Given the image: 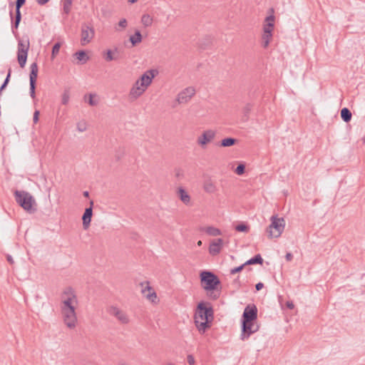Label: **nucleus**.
<instances>
[{"mask_svg":"<svg viewBox=\"0 0 365 365\" xmlns=\"http://www.w3.org/2000/svg\"><path fill=\"white\" fill-rule=\"evenodd\" d=\"M213 314V309L210 303L202 301L197 304L194 315V322L200 334H204L210 328Z\"/></svg>","mask_w":365,"mask_h":365,"instance_id":"f257e3e1","label":"nucleus"},{"mask_svg":"<svg viewBox=\"0 0 365 365\" xmlns=\"http://www.w3.org/2000/svg\"><path fill=\"white\" fill-rule=\"evenodd\" d=\"M200 277L202 287L210 292V297L212 299L219 298L220 291L217 289L221 282L217 276L210 271L204 270L200 272Z\"/></svg>","mask_w":365,"mask_h":365,"instance_id":"f03ea898","label":"nucleus"},{"mask_svg":"<svg viewBox=\"0 0 365 365\" xmlns=\"http://www.w3.org/2000/svg\"><path fill=\"white\" fill-rule=\"evenodd\" d=\"M14 195L16 202L28 213L33 214L36 211V200L29 192L16 190Z\"/></svg>","mask_w":365,"mask_h":365,"instance_id":"7ed1b4c3","label":"nucleus"},{"mask_svg":"<svg viewBox=\"0 0 365 365\" xmlns=\"http://www.w3.org/2000/svg\"><path fill=\"white\" fill-rule=\"evenodd\" d=\"M271 224L267 228V232L269 238L279 237L284 231L285 227V221L283 217L277 216L271 217Z\"/></svg>","mask_w":365,"mask_h":365,"instance_id":"20e7f679","label":"nucleus"},{"mask_svg":"<svg viewBox=\"0 0 365 365\" xmlns=\"http://www.w3.org/2000/svg\"><path fill=\"white\" fill-rule=\"evenodd\" d=\"M81 31V43L83 46L89 43L95 36V29L90 23L83 24Z\"/></svg>","mask_w":365,"mask_h":365,"instance_id":"39448f33","label":"nucleus"},{"mask_svg":"<svg viewBox=\"0 0 365 365\" xmlns=\"http://www.w3.org/2000/svg\"><path fill=\"white\" fill-rule=\"evenodd\" d=\"M29 48V41H27L26 42H24L22 40L19 41L17 58L21 68H24L26 63Z\"/></svg>","mask_w":365,"mask_h":365,"instance_id":"423d86ee","label":"nucleus"},{"mask_svg":"<svg viewBox=\"0 0 365 365\" xmlns=\"http://www.w3.org/2000/svg\"><path fill=\"white\" fill-rule=\"evenodd\" d=\"M63 321L66 325L70 328H74L77 322L76 308L61 309Z\"/></svg>","mask_w":365,"mask_h":365,"instance_id":"0eeeda50","label":"nucleus"},{"mask_svg":"<svg viewBox=\"0 0 365 365\" xmlns=\"http://www.w3.org/2000/svg\"><path fill=\"white\" fill-rule=\"evenodd\" d=\"M29 83H30V96L32 98L36 97V79L38 77V65L34 62L30 66Z\"/></svg>","mask_w":365,"mask_h":365,"instance_id":"6e6552de","label":"nucleus"},{"mask_svg":"<svg viewBox=\"0 0 365 365\" xmlns=\"http://www.w3.org/2000/svg\"><path fill=\"white\" fill-rule=\"evenodd\" d=\"M258 330V326L255 325V322H242V332L240 339L242 341L248 339L252 334Z\"/></svg>","mask_w":365,"mask_h":365,"instance_id":"1a4fd4ad","label":"nucleus"},{"mask_svg":"<svg viewBox=\"0 0 365 365\" xmlns=\"http://www.w3.org/2000/svg\"><path fill=\"white\" fill-rule=\"evenodd\" d=\"M158 73L157 70L150 69L145 72L136 82H138V84L146 89L151 84L153 79Z\"/></svg>","mask_w":365,"mask_h":365,"instance_id":"9d476101","label":"nucleus"},{"mask_svg":"<svg viewBox=\"0 0 365 365\" xmlns=\"http://www.w3.org/2000/svg\"><path fill=\"white\" fill-rule=\"evenodd\" d=\"M257 319V308L255 304L247 305L243 312L242 322H255Z\"/></svg>","mask_w":365,"mask_h":365,"instance_id":"9b49d317","label":"nucleus"},{"mask_svg":"<svg viewBox=\"0 0 365 365\" xmlns=\"http://www.w3.org/2000/svg\"><path fill=\"white\" fill-rule=\"evenodd\" d=\"M195 94V89L193 87H187L179 93L177 97V101L179 103H186Z\"/></svg>","mask_w":365,"mask_h":365,"instance_id":"f8f14e48","label":"nucleus"},{"mask_svg":"<svg viewBox=\"0 0 365 365\" xmlns=\"http://www.w3.org/2000/svg\"><path fill=\"white\" fill-rule=\"evenodd\" d=\"M215 134V131L212 130H207L204 131L202 135L197 138V144L201 147L205 146L214 139Z\"/></svg>","mask_w":365,"mask_h":365,"instance_id":"ddd939ff","label":"nucleus"},{"mask_svg":"<svg viewBox=\"0 0 365 365\" xmlns=\"http://www.w3.org/2000/svg\"><path fill=\"white\" fill-rule=\"evenodd\" d=\"M93 201H90V207H86L82 216L83 227L84 230H87L91 224L93 216Z\"/></svg>","mask_w":365,"mask_h":365,"instance_id":"4468645a","label":"nucleus"},{"mask_svg":"<svg viewBox=\"0 0 365 365\" xmlns=\"http://www.w3.org/2000/svg\"><path fill=\"white\" fill-rule=\"evenodd\" d=\"M108 312L110 315L115 317L122 324H128L129 322L127 314L118 307H111Z\"/></svg>","mask_w":365,"mask_h":365,"instance_id":"2eb2a0df","label":"nucleus"},{"mask_svg":"<svg viewBox=\"0 0 365 365\" xmlns=\"http://www.w3.org/2000/svg\"><path fill=\"white\" fill-rule=\"evenodd\" d=\"M223 246V240L221 238L213 240L209 247V253L212 256L220 254Z\"/></svg>","mask_w":365,"mask_h":365,"instance_id":"dca6fc26","label":"nucleus"},{"mask_svg":"<svg viewBox=\"0 0 365 365\" xmlns=\"http://www.w3.org/2000/svg\"><path fill=\"white\" fill-rule=\"evenodd\" d=\"M145 91V88L138 84V82H135L130 91L129 96L130 98L135 100L140 97Z\"/></svg>","mask_w":365,"mask_h":365,"instance_id":"f3484780","label":"nucleus"},{"mask_svg":"<svg viewBox=\"0 0 365 365\" xmlns=\"http://www.w3.org/2000/svg\"><path fill=\"white\" fill-rule=\"evenodd\" d=\"M10 16H11V23H12L11 29H12L13 33H14V30L18 29L19 24L21 22V11H15V16L14 17L12 11H10Z\"/></svg>","mask_w":365,"mask_h":365,"instance_id":"a211bd4d","label":"nucleus"},{"mask_svg":"<svg viewBox=\"0 0 365 365\" xmlns=\"http://www.w3.org/2000/svg\"><path fill=\"white\" fill-rule=\"evenodd\" d=\"M203 189L207 193L212 194L217 191V186L212 180L208 179L204 182Z\"/></svg>","mask_w":365,"mask_h":365,"instance_id":"6ab92c4d","label":"nucleus"},{"mask_svg":"<svg viewBox=\"0 0 365 365\" xmlns=\"http://www.w3.org/2000/svg\"><path fill=\"white\" fill-rule=\"evenodd\" d=\"M200 231L206 232L210 236H219L222 235V232L220 229L212 226L202 227L200 228Z\"/></svg>","mask_w":365,"mask_h":365,"instance_id":"aec40b11","label":"nucleus"},{"mask_svg":"<svg viewBox=\"0 0 365 365\" xmlns=\"http://www.w3.org/2000/svg\"><path fill=\"white\" fill-rule=\"evenodd\" d=\"M178 195L180 200L186 205L190 202V196L182 187H179L178 190Z\"/></svg>","mask_w":365,"mask_h":365,"instance_id":"412c9836","label":"nucleus"},{"mask_svg":"<svg viewBox=\"0 0 365 365\" xmlns=\"http://www.w3.org/2000/svg\"><path fill=\"white\" fill-rule=\"evenodd\" d=\"M73 56L81 64L86 63L89 59L86 52L83 50L76 52Z\"/></svg>","mask_w":365,"mask_h":365,"instance_id":"4be33fe9","label":"nucleus"},{"mask_svg":"<svg viewBox=\"0 0 365 365\" xmlns=\"http://www.w3.org/2000/svg\"><path fill=\"white\" fill-rule=\"evenodd\" d=\"M143 36L140 31L136 30L133 35H131L129 38V41L132 43L133 46H135L138 43L142 41Z\"/></svg>","mask_w":365,"mask_h":365,"instance_id":"5701e85b","label":"nucleus"},{"mask_svg":"<svg viewBox=\"0 0 365 365\" xmlns=\"http://www.w3.org/2000/svg\"><path fill=\"white\" fill-rule=\"evenodd\" d=\"M341 118L345 123H349L351 119V112L347 108H343L340 112Z\"/></svg>","mask_w":365,"mask_h":365,"instance_id":"b1692460","label":"nucleus"},{"mask_svg":"<svg viewBox=\"0 0 365 365\" xmlns=\"http://www.w3.org/2000/svg\"><path fill=\"white\" fill-rule=\"evenodd\" d=\"M262 263H263V259H262L261 255H259V254L255 255L253 257H252L251 259H248L247 261H246L245 262L246 266L251 265V264H262Z\"/></svg>","mask_w":365,"mask_h":365,"instance_id":"393cba45","label":"nucleus"},{"mask_svg":"<svg viewBox=\"0 0 365 365\" xmlns=\"http://www.w3.org/2000/svg\"><path fill=\"white\" fill-rule=\"evenodd\" d=\"M237 143V139L234 138H225L222 139L220 143V145L221 147H231Z\"/></svg>","mask_w":365,"mask_h":365,"instance_id":"a878e982","label":"nucleus"},{"mask_svg":"<svg viewBox=\"0 0 365 365\" xmlns=\"http://www.w3.org/2000/svg\"><path fill=\"white\" fill-rule=\"evenodd\" d=\"M76 299V298H71V297L63 298V299L62 301V305H61V309H68V308L75 307L73 304V302Z\"/></svg>","mask_w":365,"mask_h":365,"instance_id":"bb28decb","label":"nucleus"},{"mask_svg":"<svg viewBox=\"0 0 365 365\" xmlns=\"http://www.w3.org/2000/svg\"><path fill=\"white\" fill-rule=\"evenodd\" d=\"M272 38V34L271 32H269L268 34L263 32L262 36V46L263 48H265L269 46Z\"/></svg>","mask_w":365,"mask_h":365,"instance_id":"cd10ccee","label":"nucleus"},{"mask_svg":"<svg viewBox=\"0 0 365 365\" xmlns=\"http://www.w3.org/2000/svg\"><path fill=\"white\" fill-rule=\"evenodd\" d=\"M104 59L107 62L118 60V55L114 56L111 49H108L104 53Z\"/></svg>","mask_w":365,"mask_h":365,"instance_id":"c85d7f7f","label":"nucleus"},{"mask_svg":"<svg viewBox=\"0 0 365 365\" xmlns=\"http://www.w3.org/2000/svg\"><path fill=\"white\" fill-rule=\"evenodd\" d=\"M153 21V18L148 14H143L141 17V23L145 27L150 26Z\"/></svg>","mask_w":365,"mask_h":365,"instance_id":"c756f323","label":"nucleus"},{"mask_svg":"<svg viewBox=\"0 0 365 365\" xmlns=\"http://www.w3.org/2000/svg\"><path fill=\"white\" fill-rule=\"evenodd\" d=\"M70 100V89L65 88L62 95H61V104L62 105H67Z\"/></svg>","mask_w":365,"mask_h":365,"instance_id":"7c9ffc66","label":"nucleus"},{"mask_svg":"<svg viewBox=\"0 0 365 365\" xmlns=\"http://www.w3.org/2000/svg\"><path fill=\"white\" fill-rule=\"evenodd\" d=\"M61 297H62V298H65V297L76 298V295L74 292V290L71 287H66L63 290Z\"/></svg>","mask_w":365,"mask_h":365,"instance_id":"2f4dec72","label":"nucleus"},{"mask_svg":"<svg viewBox=\"0 0 365 365\" xmlns=\"http://www.w3.org/2000/svg\"><path fill=\"white\" fill-rule=\"evenodd\" d=\"M72 0H63V13L68 15L71 9Z\"/></svg>","mask_w":365,"mask_h":365,"instance_id":"473e14b6","label":"nucleus"},{"mask_svg":"<svg viewBox=\"0 0 365 365\" xmlns=\"http://www.w3.org/2000/svg\"><path fill=\"white\" fill-rule=\"evenodd\" d=\"M235 230L240 232H248L250 227L245 222H241L235 226Z\"/></svg>","mask_w":365,"mask_h":365,"instance_id":"72a5a7b5","label":"nucleus"},{"mask_svg":"<svg viewBox=\"0 0 365 365\" xmlns=\"http://www.w3.org/2000/svg\"><path fill=\"white\" fill-rule=\"evenodd\" d=\"M269 15L267 16L264 19V23H274L275 16L274 15V10L273 8H270L268 11Z\"/></svg>","mask_w":365,"mask_h":365,"instance_id":"f704fd0d","label":"nucleus"},{"mask_svg":"<svg viewBox=\"0 0 365 365\" xmlns=\"http://www.w3.org/2000/svg\"><path fill=\"white\" fill-rule=\"evenodd\" d=\"M96 96V95L94 93H90L88 95V99L86 100L87 96L86 95L84 96V100L88 102V103L91 106H95L98 103V101L93 99V97Z\"/></svg>","mask_w":365,"mask_h":365,"instance_id":"c9c22d12","label":"nucleus"},{"mask_svg":"<svg viewBox=\"0 0 365 365\" xmlns=\"http://www.w3.org/2000/svg\"><path fill=\"white\" fill-rule=\"evenodd\" d=\"M274 23H264L263 24V32L264 33H269L271 32L272 34V31L274 30Z\"/></svg>","mask_w":365,"mask_h":365,"instance_id":"e433bc0d","label":"nucleus"},{"mask_svg":"<svg viewBox=\"0 0 365 365\" xmlns=\"http://www.w3.org/2000/svg\"><path fill=\"white\" fill-rule=\"evenodd\" d=\"M61 46V44L60 42H57L53 45V46L52 48V51H51V58H54L56 57V56L58 53Z\"/></svg>","mask_w":365,"mask_h":365,"instance_id":"4c0bfd02","label":"nucleus"},{"mask_svg":"<svg viewBox=\"0 0 365 365\" xmlns=\"http://www.w3.org/2000/svg\"><path fill=\"white\" fill-rule=\"evenodd\" d=\"M76 128L79 132H84L87 129V124L85 120L77 123Z\"/></svg>","mask_w":365,"mask_h":365,"instance_id":"58836bf2","label":"nucleus"},{"mask_svg":"<svg viewBox=\"0 0 365 365\" xmlns=\"http://www.w3.org/2000/svg\"><path fill=\"white\" fill-rule=\"evenodd\" d=\"M11 75V69L9 68L7 76H6V78L4 79L3 83L1 86V89H5L6 88L7 85L9 84V83L10 81Z\"/></svg>","mask_w":365,"mask_h":365,"instance_id":"ea45409f","label":"nucleus"},{"mask_svg":"<svg viewBox=\"0 0 365 365\" xmlns=\"http://www.w3.org/2000/svg\"><path fill=\"white\" fill-rule=\"evenodd\" d=\"M245 171V166L244 164H242V163L239 164L235 170V173H237L239 175H242V174H244Z\"/></svg>","mask_w":365,"mask_h":365,"instance_id":"a19ab883","label":"nucleus"},{"mask_svg":"<svg viewBox=\"0 0 365 365\" xmlns=\"http://www.w3.org/2000/svg\"><path fill=\"white\" fill-rule=\"evenodd\" d=\"M140 286L143 287L142 293L144 294H145L147 291L150 292L151 290V287H150L148 282H141Z\"/></svg>","mask_w":365,"mask_h":365,"instance_id":"79ce46f5","label":"nucleus"},{"mask_svg":"<svg viewBox=\"0 0 365 365\" xmlns=\"http://www.w3.org/2000/svg\"><path fill=\"white\" fill-rule=\"evenodd\" d=\"M245 266H246V265H245V264L244 263V264H241V265H240V266H238V267H235V268L232 269L230 270V274H237V273H238V272H241V271L245 268Z\"/></svg>","mask_w":365,"mask_h":365,"instance_id":"37998d69","label":"nucleus"},{"mask_svg":"<svg viewBox=\"0 0 365 365\" xmlns=\"http://www.w3.org/2000/svg\"><path fill=\"white\" fill-rule=\"evenodd\" d=\"M26 0H16L15 6H16V11H21V6L25 4Z\"/></svg>","mask_w":365,"mask_h":365,"instance_id":"c03bdc74","label":"nucleus"},{"mask_svg":"<svg viewBox=\"0 0 365 365\" xmlns=\"http://www.w3.org/2000/svg\"><path fill=\"white\" fill-rule=\"evenodd\" d=\"M127 26H128V22L125 19H122L118 22V26L120 27L121 29H125L127 27Z\"/></svg>","mask_w":365,"mask_h":365,"instance_id":"a18cd8bd","label":"nucleus"},{"mask_svg":"<svg viewBox=\"0 0 365 365\" xmlns=\"http://www.w3.org/2000/svg\"><path fill=\"white\" fill-rule=\"evenodd\" d=\"M252 109V106L250 103H247L245 105V106L243 108V112L245 116H247L249 113L250 112Z\"/></svg>","mask_w":365,"mask_h":365,"instance_id":"49530a36","label":"nucleus"},{"mask_svg":"<svg viewBox=\"0 0 365 365\" xmlns=\"http://www.w3.org/2000/svg\"><path fill=\"white\" fill-rule=\"evenodd\" d=\"M39 114H40V112L38 110H36L34 113V117H33V121L34 123H36L38 121Z\"/></svg>","mask_w":365,"mask_h":365,"instance_id":"de8ad7c7","label":"nucleus"},{"mask_svg":"<svg viewBox=\"0 0 365 365\" xmlns=\"http://www.w3.org/2000/svg\"><path fill=\"white\" fill-rule=\"evenodd\" d=\"M187 363L190 364V365H193L195 364V359L193 357L192 355L191 354H189L187 356Z\"/></svg>","mask_w":365,"mask_h":365,"instance_id":"09e8293b","label":"nucleus"},{"mask_svg":"<svg viewBox=\"0 0 365 365\" xmlns=\"http://www.w3.org/2000/svg\"><path fill=\"white\" fill-rule=\"evenodd\" d=\"M146 297L149 299H151L153 301V298H157V294L155 292H153L152 293H148L146 294Z\"/></svg>","mask_w":365,"mask_h":365,"instance_id":"8fccbe9b","label":"nucleus"},{"mask_svg":"<svg viewBox=\"0 0 365 365\" xmlns=\"http://www.w3.org/2000/svg\"><path fill=\"white\" fill-rule=\"evenodd\" d=\"M286 307L289 309H294V303L292 302V301H287L286 302Z\"/></svg>","mask_w":365,"mask_h":365,"instance_id":"3c124183","label":"nucleus"},{"mask_svg":"<svg viewBox=\"0 0 365 365\" xmlns=\"http://www.w3.org/2000/svg\"><path fill=\"white\" fill-rule=\"evenodd\" d=\"M264 287V284L262 282H258L255 285V288L257 291L261 290Z\"/></svg>","mask_w":365,"mask_h":365,"instance_id":"603ef678","label":"nucleus"},{"mask_svg":"<svg viewBox=\"0 0 365 365\" xmlns=\"http://www.w3.org/2000/svg\"><path fill=\"white\" fill-rule=\"evenodd\" d=\"M285 258H286L287 261L290 262V261H292V259H293V255H292V253H290V252H287V253L286 254V255H285Z\"/></svg>","mask_w":365,"mask_h":365,"instance_id":"864d4df0","label":"nucleus"},{"mask_svg":"<svg viewBox=\"0 0 365 365\" xmlns=\"http://www.w3.org/2000/svg\"><path fill=\"white\" fill-rule=\"evenodd\" d=\"M113 51L114 56L118 55V59H119L120 58V50L118 49V48L115 47L114 49L113 50Z\"/></svg>","mask_w":365,"mask_h":365,"instance_id":"5fc2aeb1","label":"nucleus"},{"mask_svg":"<svg viewBox=\"0 0 365 365\" xmlns=\"http://www.w3.org/2000/svg\"><path fill=\"white\" fill-rule=\"evenodd\" d=\"M6 259H7V261H8L11 264H14V259H13V258H12V257H11V255H7V257H6Z\"/></svg>","mask_w":365,"mask_h":365,"instance_id":"6e6d98bb","label":"nucleus"},{"mask_svg":"<svg viewBox=\"0 0 365 365\" xmlns=\"http://www.w3.org/2000/svg\"><path fill=\"white\" fill-rule=\"evenodd\" d=\"M49 0H37L38 4L40 5H44Z\"/></svg>","mask_w":365,"mask_h":365,"instance_id":"4d7b16f0","label":"nucleus"},{"mask_svg":"<svg viewBox=\"0 0 365 365\" xmlns=\"http://www.w3.org/2000/svg\"><path fill=\"white\" fill-rule=\"evenodd\" d=\"M83 196H84V197H89V192H88V191H84V192H83Z\"/></svg>","mask_w":365,"mask_h":365,"instance_id":"13d9d810","label":"nucleus"},{"mask_svg":"<svg viewBox=\"0 0 365 365\" xmlns=\"http://www.w3.org/2000/svg\"><path fill=\"white\" fill-rule=\"evenodd\" d=\"M202 241H201V240H199V241L197 242V246H199V247H200V246H201V245H202Z\"/></svg>","mask_w":365,"mask_h":365,"instance_id":"bf43d9fd","label":"nucleus"},{"mask_svg":"<svg viewBox=\"0 0 365 365\" xmlns=\"http://www.w3.org/2000/svg\"><path fill=\"white\" fill-rule=\"evenodd\" d=\"M138 0H128V1L131 4H134Z\"/></svg>","mask_w":365,"mask_h":365,"instance_id":"052dcab7","label":"nucleus"},{"mask_svg":"<svg viewBox=\"0 0 365 365\" xmlns=\"http://www.w3.org/2000/svg\"><path fill=\"white\" fill-rule=\"evenodd\" d=\"M4 90V89H1V88L0 87V97L1 96L2 91H3Z\"/></svg>","mask_w":365,"mask_h":365,"instance_id":"680f3d73","label":"nucleus"},{"mask_svg":"<svg viewBox=\"0 0 365 365\" xmlns=\"http://www.w3.org/2000/svg\"><path fill=\"white\" fill-rule=\"evenodd\" d=\"M116 158H117V160H120V155H116Z\"/></svg>","mask_w":365,"mask_h":365,"instance_id":"e2e57ef3","label":"nucleus"},{"mask_svg":"<svg viewBox=\"0 0 365 365\" xmlns=\"http://www.w3.org/2000/svg\"><path fill=\"white\" fill-rule=\"evenodd\" d=\"M239 282V279H238V278H237V279H236L234 281V282H235V283H237V282Z\"/></svg>","mask_w":365,"mask_h":365,"instance_id":"0e129e2a","label":"nucleus"}]
</instances>
